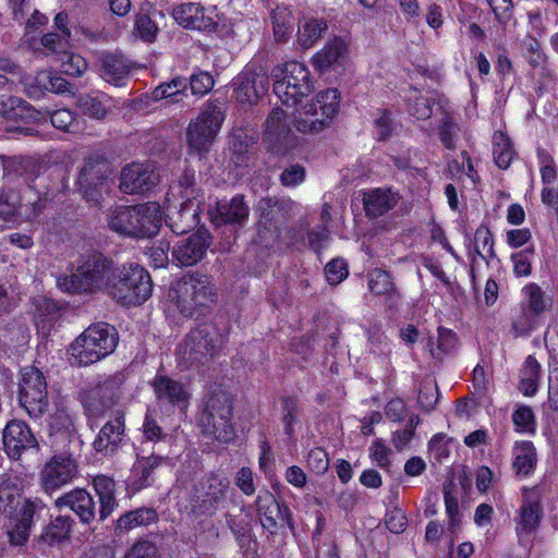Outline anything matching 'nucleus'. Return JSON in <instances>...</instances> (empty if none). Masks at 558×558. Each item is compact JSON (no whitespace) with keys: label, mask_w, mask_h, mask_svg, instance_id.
Instances as JSON below:
<instances>
[{"label":"nucleus","mask_w":558,"mask_h":558,"mask_svg":"<svg viewBox=\"0 0 558 558\" xmlns=\"http://www.w3.org/2000/svg\"><path fill=\"white\" fill-rule=\"evenodd\" d=\"M274 38L277 43H287L294 29L295 19L284 5H277L270 12Z\"/></svg>","instance_id":"2f4dec72"},{"label":"nucleus","mask_w":558,"mask_h":558,"mask_svg":"<svg viewBox=\"0 0 558 558\" xmlns=\"http://www.w3.org/2000/svg\"><path fill=\"white\" fill-rule=\"evenodd\" d=\"M280 404L284 434L292 436L295 425L300 424L301 421L302 409L300 401L296 397L283 396L280 398Z\"/></svg>","instance_id":"c03bdc74"},{"label":"nucleus","mask_w":558,"mask_h":558,"mask_svg":"<svg viewBox=\"0 0 558 558\" xmlns=\"http://www.w3.org/2000/svg\"><path fill=\"white\" fill-rule=\"evenodd\" d=\"M435 104V98L415 96L413 102L409 106V112L418 120H426L433 114V106Z\"/></svg>","instance_id":"680f3d73"},{"label":"nucleus","mask_w":558,"mask_h":558,"mask_svg":"<svg viewBox=\"0 0 558 558\" xmlns=\"http://www.w3.org/2000/svg\"><path fill=\"white\" fill-rule=\"evenodd\" d=\"M157 175L143 163L133 162L121 171L120 190L125 194L144 193L157 184Z\"/></svg>","instance_id":"412c9836"},{"label":"nucleus","mask_w":558,"mask_h":558,"mask_svg":"<svg viewBox=\"0 0 558 558\" xmlns=\"http://www.w3.org/2000/svg\"><path fill=\"white\" fill-rule=\"evenodd\" d=\"M290 133V126L287 123V112L280 108H275L269 113L265 122V135L274 143L286 138Z\"/></svg>","instance_id":"a18cd8bd"},{"label":"nucleus","mask_w":558,"mask_h":558,"mask_svg":"<svg viewBox=\"0 0 558 558\" xmlns=\"http://www.w3.org/2000/svg\"><path fill=\"white\" fill-rule=\"evenodd\" d=\"M223 337L218 327L204 323L192 329L178 345L177 357L184 368L209 364L221 351Z\"/></svg>","instance_id":"423d86ee"},{"label":"nucleus","mask_w":558,"mask_h":558,"mask_svg":"<svg viewBox=\"0 0 558 558\" xmlns=\"http://www.w3.org/2000/svg\"><path fill=\"white\" fill-rule=\"evenodd\" d=\"M78 476V464L70 454H54L46 462L40 481L47 493H53L64 485L70 484Z\"/></svg>","instance_id":"f3484780"},{"label":"nucleus","mask_w":558,"mask_h":558,"mask_svg":"<svg viewBox=\"0 0 558 558\" xmlns=\"http://www.w3.org/2000/svg\"><path fill=\"white\" fill-rule=\"evenodd\" d=\"M368 289L375 295L385 296L387 300L399 296L391 274L384 269L376 268L368 274Z\"/></svg>","instance_id":"e433bc0d"},{"label":"nucleus","mask_w":558,"mask_h":558,"mask_svg":"<svg viewBox=\"0 0 558 558\" xmlns=\"http://www.w3.org/2000/svg\"><path fill=\"white\" fill-rule=\"evenodd\" d=\"M542 517V507L538 502L524 500L515 517V531L518 536L530 535L536 530Z\"/></svg>","instance_id":"72a5a7b5"},{"label":"nucleus","mask_w":558,"mask_h":558,"mask_svg":"<svg viewBox=\"0 0 558 558\" xmlns=\"http://www.w3.org/2000/svg\"><path fill=\"white\" fill-rule=\"evenodd\" d=\"M111 175V163L105 157L92 155L84 159L77 184L87 202L99 203L102 193L108 190Z\"/></svg>","instance_id":"dca6fc26"},{"label":"nucleus","mask_w":558,"mask_h":558,"mask_svg":"<svg viewBox=\"0 0 558 558\" xmlns=\"http://www.w3.org/2000/svg\"><path fill=\"white\" fill-rule=\"evenodd\" d=\"M306 170L302 165L287 167L280 174V183L286 187H295L305 181Z\"/></svg>","instance_id":"13d9d810"},{"label":"nucleus","mask_w":558,"mask_h":558,"mask_svg":"<svg viewBox=\"0 0 558 558\" xmlns=\"http://www.w3.org/2000/svg\"><path fill=\"white\" fill-rule=\"evenodd\" d=\"M520 307L512 313V330L515 337L527 336L535 327L537 315Z\"/></svg>","instance_id":"8fccbe9b"},{"label":"nucleus","mask_w":558,"mask_h":558,"mask_svg":"<svg viewBox=\"0 0 558 558\" xmlns=\"http://www.w3.org/2000/svg\"><path fill=\"white\" fill-rule=\"evenodd\" d=\"M111 272V260L102 254L82 255L71 275L58 277L57 287L68 293H93L106 287Z\"/></svg>","instance_id":"0eeeda50"},{"label":"nucleus","mask_w":558,"mask_h":558,"mask_svg":"<svg viewBox=\"0 0 558 558\" xmlns=\"http://www.w3.org/2000/svg\"><path fill=\"white\" fill-rule=\"evenodd\" d=\"M248 213L250 209L243 196L235 195L229 202L219 203L217 205V214L214 216L213 221L217 226H242L247 220Z\"/></svg>","instance_id":"393cba45"},{"label":"nucleus","mask_w":558,"mask_h":558,"mask_svg":"<svg viewBox=\"0 0 558 558\" xmlns=\"http://www.w3.org/2000/svg\"><path fill=\"white\" fill-rule=\"evenodd\" d=\"M3 446L10 458L20 459L24 450L37 446V440L26 423L13 420L3 429Z\"/></svg>","instance_id":"aec40b11"},{"label":"nucleus","mask_w":558,"mask_h":558,"mask_svg":"<svg viewBox=\"0 0 558 558\" xmlns=\"http://www.w3.org/2000/svg\"><path fill=\"white\" fill-rule=\"evenodd\" d=\"M327 29V23L323 19L304 17L299 22L298 43L303 48L312 47Z\"/></svg>","instance_id":"58836bf2"},{"label":"nucleus","mask_w":558,"mask_h":558,"mask_svg":"<svg viewBox=\"0 0 558 558\" xmlns=\"http://www.w3.org/2000/svg\"><path fill=\"white\" fill-rule=\"evenodd\" d=\"M158 521L156 509L150 507H141L124 512L119 517L114 524L116 534L122 535L130 531L154 524Z\"/></svg>","instance_id":"c85d7f7f"},{"label":"nucleus","mask_w":558,"mask_h":558,"mask_svg":"<svg viewBox=\"0 0 558 558\" xmlns=\"http://www.w3.org/2000/svg\"><path fill=\"white\" fill-rule=\"evenodd\" d=\"M155 396L160 403L172 405H185L190 393L186 386L180 380H175L168 375L157 374L151 383Z\"/></svg>","instance_id":"4be33fe9"},{"label":"nucleus","mask_w":558,"mask_h":558,"mask_svg":"<svg viewBox=\"0 0 558 558\" xmlns=\"http://www.w3.org/2000/svg\"><path fill=\"white\" fill-rule=\"evenodd\" d=\"M93 487L99 501V520L105 521L117 508L116 482L107 475H97L93 480Z\"/></svg>","instance_id":"7c9ffc66"},{"label":"nucleus","mask_w":558,"mask_h":558,"mask_svg":"<svg viewBox=\"0 0 558 558\" xmlns=\"http://www.w3.org/2000/svg\"><path fill=\"white\" fill-rule=\"evenodd\" d=\"M78 107L84 114L102 120L111 107V99L106 94L84 95L78 99Z\"/></svg>","instance_id":"79ce46f5"},{"label":"nucleus","mask_w":558,"mask_h":558,"mask_svg":"<svg viewBox=\"0 0 558 558\" xmlns=\"http://www.w3.org/2000/svg\"><path fill=\"white\" fill-rule=\"evenodd\" d=\"M232 417L233 400L230 393L221 389L214 390L204 401L198 425L205 436L220 442H230L235 437Z\"/></svg>","instance_id":"1a4fd4ad"},{"label":"nucleus","mask_w":558,"mask_h":558,"mask_svg":"<svg viewBox=\"0 0 558 558\" xmlns=\"http://www.w3.org/2000/svg\"><path fill=\"white\" fill-rule=\"evenodd\" d=\"M56 507L70 508L83 523H90L96 517V505L92 495L83 488L73 489L57 498Z\"/></svg>","instance_id":"5701e85b"},{"label":"nucleus","mask_w":558,"mask_h":558,"mask_svg":"<svg viewBox=\"0 0 558 558\" xmlns=\"http://www.w3.org/2000/svg\"><path fill=\"white\" fill-rule=\"evenodd\" d=\"M45 510L40 500L21 501V489L16 478L0 482V514L10 520L8 535L13 545H23L29 536L35 515Z\"/></svg>","instance_id":"f257e3e1"},{"label":"nucleus","mask_w":558,"mask_h":558,"mask_svg":"<svg viewBox=\"0 0 558 558\" xmlns=\"http://www.w3.org/2000/svg\"><path fill=\"white\" fill-rule=\"evenodd\" d=\"M524 299L521 306L530 311L531 315H542L551 306V299L546 296L544 291L534 282L526 284L523 290Z\"/></svg>","instance_id":"c9c22d12"},{"label":"nucleus","mask_w":558,"mask_h":558,"mask_svg":"<svg viewBox=\"0 0 558 558\" xmlns=\"http://www.w3.org/2000/svg\"><path fill=\"white\" fill-rule=\"evenodd\" d=\"M306 463L312 472L324 474L329 468L328 454L323 448L316 447L308 451Z\"/></svg>","instance_id":"052dcab7"},{"label":"nucleus","mask_w":558,"mask_h":558,"mask_svg":"<svg viewBox=\"0 0 558 558\" xmlns=\"http://www.w3.org/2000/svg\"><path fill=\"white\" fill-rule=\"evenodd\" d=\"M513 154L510 140L502 132H496L493 137V156L498 168L507 169L513 159Z\"/></svg>","instance_id":"49530a36"},{"label":"nucleus","mask_w":558,"mask_h":558,"mask_svg":"<svg viewBox=\"0 0 558 558\" xmlns=\"http://www.w3.org/2000/svg\"><path fill=\"white\" fill-rule=\"evenodd\" d=\"M121 385V375H114L80 392V400L90 427L97 425L99 420L107 417L108 413L111 414L112 411L117 410L113 407L119 398Z\"/></svg>","instance_id":"ddd939ff"},{"label":"nucleus","mask_w":558,"mask_h":558,"mask_svg":"<svg viewBox=\"0 0 558 558\" xmlns=\"http://www.w3.org/2000/svg\"><path fill=\"white\" fill-rule=\"evenodd\" d=\"M458 344V338L456 333L447 328L439 327L438 328V339H437V351L433 348V341H428L429 352L436 357L440 359V353H451Z\"/></svg>","instance_id":"3c124183"},{"label":"nucleus","mask_w":558,"mask_h":558,"mask_svg":"<svg viewBox=\"0 0 558 558\" xmlns=\"http://www.w3.org/2000/svg\"><path fill=\"white\" fill-rule=\"evenodd\" d=\"M108 293L125 306L140 305L147 301L153 292L149 272L138 264L123 265L112 269L106 282Z\"/></svg>","instance_id":"6e6552de"},{"label":"nucleus","mask_w":558,"mask_h":558,"mask_svg":"<svg viewBox=\"0 0 558 558\" xmlns=\"http://www.w3.org/2000/svg\"><path fill=\"white\" fill-rule=\"evenodd\" d=\"M116 328L107 323L87 327L70 345V363L74 366H89L111 354L118 345Z\"/></svg>","instance_id":"39448f33"},{"label":"nucleus","mask_w":558,"mask_h":558,"mask_svg":"<svg viewBox=\"0 0 558 558\" xmlns=\"http://www.w3.org/2000/svg\"><path fill=\"white\" fill-rule=\"evenodd\" d=\"M124 432V412L121 409H117L111 412V416L96 436L93 442L94 449L102 456L114 454L123 440Z\"/></svg>","instance_id":"6ab92c4d"},{"label":"nucleus","mask_w":558,"mask_h":558,"mask_svg":"<svg viewBox=\"0 0 558 558\" xmlns=\"http://www.w3.org/2000/svg\"><path fill=\"white\" fill-rule=\"evenodd\" d=\"M475 251L486 262L496 257L494 250V238L490 230L481 226L476 229L474 234Z\"/></svg>","instance_id":"09e8293b"},{"label":"nucleus","mask_w":558,"mask_h":558,"mask_svg":"<svg viewBox=\"0 0 558 558\" xmlns=\"http://www.w3.org/2000/svg\"><path fill=\"white\" fill-rule=\"evenodd\" d=\"M226 118L225 104L219 100L205 102L196 119L189 123L186 143L191 150L206 154L218 135Z\"/></svg>","instance_id":"9b49d317"},{"label":"nucleus","mask_w":558,"mask_h":558,"mask_svg":"<svg viewBox=\"0 0 558 558\" xmlns=\"http://www.w3.org/2000/svg\"><path fill=\"white\" fill-rule=\"evenodd\" d=\"M216 295L211 277L201 272L183 276L169 293L180 313L186 317L205 314L215 304Z\"/></svg>","instance_id":"20e7f679"},{"label":"nucleus","mask_w":558,"mask_h":558,"mask_svg":"<svg viewBox=\"0 0 558 558\" xmlns=\"http://www.w3.org/2000/svg\"><path fill=\"white\" fill-rule=\"evenodd\" d=\"M274 93L287 107H294L312 89L310 72L305 64L296 61L277 65L271 71Z\"/></svg>","instance_id":"f8f14e48"},{"label":"nucleus","mask_w":558,"mask_h":558,"mask_svg":"<svg viewBox=\"0 0 558 558\" xmlns=\"http://www.w3.org/2000/svg\"><path fill=\"white\" fill-rule=\"evenodd\" d=\"M234 100L252 107L267 94L269 88L268 70L262 64H247L232 81Z\"/></svg>","instance_id":"2eb2a0df"},{"label":"nucleus","mask_w":558,"mask_h":558,"mask_svg":"<svg viewBox=\"0 0 558 558\" xmlns=\"http://www.w3.org/2000/svg\"><path fill=\"white\" fill-rule=\"evenodd\" d=\"M58 60L61 62L60 71L66 75L80 76L87 69L86 61L81 56L71 53L69 49H66V52L61 53Z\"/></svg>","instance_id":"603ef678"},{"label":"nucleus","mask_w":558,"mask_h":558,"mask_svg":"<svg viewBox=\"0 0 558 558\" xmlns=\"http://www.w3.org/2000/svg\"><path fill=\"white\" fill-rule=\"evenodd\" d=\"M211 244V235L206 229H198L172 246V263L179 267H190L199 263Z\"/></svg>","instance_id":"a211bd4d"},{"label":"nucleus","mask_w":558,"mask_h":558,"mask_svg":"<svg viewBox=\"0 0 558 558\" xmlns=\"http://www.w3.org/2000/svg\"><path fill=\"white\" fill-rule=\"evenodd\" d=\"M129 72L130 68L122 57L109 54L101 59V75L109 83L121 85Z\"/></svg>","instance_id":"a19ab883"},{"label":"nucleus","mask_w":558,"mask_h":558,"mask_svg":"<svg viewBox=\"0 0 558 558\" xmlns=\"http://www.w3.org/2000/svg\"><path fill=\"white\" fill-rule=\"evenodd\" d=\"M512 421L518 432H535V416L527 405L518 407L512 414Z\"/></svg>","instance_id":"6e6d98bb"},{"label":"nucleus","mask_w":558,"mask_h":558,"mask_svg":"<svg viewBox=\"0 0 558 558\" xmlns=\"http://www.w3.org/2000/svg\"><path fill=\"white\" fill-rule=\"evenodd\" d=\"M124 558H160V555L153 542L142 539L132 545Z\"/></svg>","instance_id":"e2e57ef3"},{"label":"nucleus","mask_w":558,"mask_h":558,"mask_svg":"<svg viewBox=\"0 0 558 558\" xmlns=\"http://www.w3.org/2000/svg\"><path fill=\"white\" fill-rule=\"evenodd\" d=\"M179 186L182 189L181 196L186 199L185 203H191L198 194L196 187V178L194 170H185L179 178Z\"/></svg>","instance_id":"0e129e2a"},{"label":"nucleus","mask_w":558,"mask_h":558,"mask_svg":"<svg viewBox=\"0 0 558 558\" xmlns=\"http://www.w3.org/2000/svg\"><path fill=\"white\" fill-rule=\"evenodd\" d=\"M234 504L238 507L240 514L227 512L226 521L235 539L238 541V544L240 546H244L252 539L251 519L248 514L243 513L245 511V505L242 500H235Z\"/></svg>","instance_id":"473e14b6"},{"label":"nucleus","mask_w":558,"mask_h":558,"mask_svg":"<svg viewBox=\"0 0 558 558\" xmlns=\"http://www.w3.org/2000/svg\"><path fill=\"white\" fill-rule=\"evenodd\" d=\"M142 430L146 441L158 442L166 440L168 437V434L162 430L161 426L149 412L145 415Z\"/></svg>","instance_id":"bf43d9fd"},{"label":"nucleus","mask_w":558,"mask_h":558,"mask_svg":"<svg viewBox=\"0 0 558 558\" xmlns=\"http://www.w3.org/2000/svg\"><path fill=\"white\" fill-rule=\"evenodd\" d=\"M197 223L196 209L190 203H183L180 210L168 216V225L175 234H184Z\"/></svg>","instance_id":"37998d69"},{"label":"nucleus","mask_w":558,"mask_h":558,"mask_svg":"<svg viewBox=\"0 0 558 558\" xmlns=\"http://www.w3.org/2000/svg\"><path fill=\"white\" fill-rule=\"evenodd\" d=\"M256 508L259 515L262 526L270 533H275L277 529V521L283 520V513L289 512L288 507H281V505L275 499V497L266 492L264 495H258L256 498Z\"/></svg>","instance_id":"cd10ccee"},{"label":"nucleus","mask_w":558,"mask_h":558,"mask_svg":"<svg viewBox=\"0 0 558 558\" xmlns=\"http://www.w3.org/2000/svg\"><path fill=\"white\" fill-rule=\"evenodd\" d=\"M340 93L337 88L319 92L314 99L293 112V123L302 133L316 134L328 128L338 114Z\"/></svg>","instance_id":"9d476101"},{"label":"nucleus","mask_w":558,"mask_h":558,"mask_svg":"<svg viewBox=\"0 0 558 558\" xmlns=\"http://www.w3.org/2000/svg\"><path fill=\"white\" fill-rule=\"evenodd\" d=\"M19 399L31 417H41L49 408L47 381L43 372L34 366L22 369Z\"/></svg>","instance_id":"4468645a"},{"label":"nucleus","mask_w":558,"mask_h":558,"mask_svg":"<svg viewBox=\"0 0 558 558\" xmlns=\"http://www.w3.org/2000/svg\"><path fill=\"white\" fill-rule=\"evenodd\" d=\"M534 246H529L511 255L513 263V274L517 277H527L532 272V258L534 256Z\"/></svg>","instance_id":"864d4df0"},{"label":"nucleus","mask_w":558,"mask_h":558,"mask_svg":"<svg viewBox=\"0 0 558 558\" xmlns=\"http://www.w3.org/2000/svg\"><path fill=\"white\" fill-rule=\"evenodd\" d=\"M348 50V43L340 37H336L328 41L325 47L313 57L312 63L315 69L320 72L330 70L345 59Z\"/></svg>","instance_id":"bb28decb"},{"label":"nucleus","mask_w":558,"mask_h":558,"mask_svg":"<svg viewBox=\"0 0 558 558\" xmlns=\"http://www.w3.org/2000/svg\"><path fill=\"white\" fill-rule=\"evenodd\" d=\"M438 400V387L434 380H424L418 390L417 401L421 408L432 411Z\"/></svg>","instance_id":"4d7b16f0"},{"label":"nucleus","mask_w":558,"mask_h":558,"mask_svg":"<svg viewBox=\"0 0 558 558\" xmlns=\"http://www.w3.org/2000/svg\"><path fill=\"white\" fill-rule=\"evenodd\" d=\"M325 276L330 284H338L348 276L347 264L341 258H335L325 267Z\"/></svg>","instance_id":"69168bd1"},{"label":"nucleus","mask_w":558,"mask_h":558,"mask_svg":"<svg viewBox=\"0 0 558 558\" xmlns=\"http://www.w3.org/2000/svg\"><path fill=\"white\" fill-rule=\"evenodd\" d=\"M70 31L63 29V34L49 33L43 36V46L51 53H56L58 57L66 52L70 49L69 44Z\"/></svg>","instance_id":"5fc2aeb1"},{"label":"nucleus","mask_w":558,"mask_h":558,"mask_svg":"<svg viewBox=\"0 0 558 558\" xmlns=\"http://www.w3.org/2000/svg\"><path fill=\"white\" fill-rule=\"evenodd\" d=\"M186 80L183 77H174L170 82L161 83L153 90L154 100H166L167 105L181 102L186 97Z\"/></svg>","instance_id":"ea45409f"},{"label":"nucleus","mask_w":558,"mask_h":558,"mask_svg":"<svg viewBox=\"0 0 558 558\" xmlns=\"http://www.w3.org/2000/svg\"><path fill=\"white\" fill-rule=\"evenodd\" d=\"M168 461V457L159 453H151L147 457L137 453V460L133 468V485L135 488L142 489L150 486L155 482L156 470H158L163 463H167Z\"/></svg>","instance_id":"a878e982"},{"label":"nucleus","mask_w":558,"mask_h":558,"mask_svg":"<svg viewBox=\"0 0 558 558\" xmlns=\"http://www.w3.org/2000/svg\"><path fill=\"white\" fill-rule=\"evenodd\" d=\"M161 221L162 211L157 203L117 205L107 213V223L112 231L135 239L155 236Z\"/></svg>","instance_id":"f03ea898"},{"label":"nucleus","mask_w":558,"mask_h":558,"mask_svg":"<svg viewBox=\"0 0 558 558\" xmlns=\"http://www.w3.org/2000/svg\"><path fill=\"white\" fill-rule=\"evenodd\" d=\"M217 26L214 11L198 4V12L194 14L190 28L198 31H213Z\"/></svg>","instance_id":"774afa93"},{"label":"nucleus","mask_w":558,"mask_h":558,"mask_svg":"<svg viewBox=\"0 0 558 558\" xmlns=\"http://www.w3.org/2000/svg\"><path fill=\"white\" fill-rule=\"evenodd\" d=\"M398 201V194L389 189H375L365 193L363 197L366 215L372 218L385 215L397 205Z\"/></svg>","instance_id":"c756f323"},{"label":"nucleus","mask_w":558,"mask_h":558,"mask_svg":"<svg viewBox=\"0 0 558 558\" xmlns=\"http://www.w3.org/2000/svg\"><path fill=\"white\" fill-rule=\"evenodd\" d=\"M73 520L69 515H58L39 536V542L47 545L59 544L70 537Z\"/></svg>","instance_id":"4c0bfd02"},{"label":"nucleus","mask_w":558,"mask_h":558,"mask_svg":"<svg viewBox=\"0 0 558 558\" xmlns=\"http://www.w3.org/2000/svg\"><path fill=\"white\" fill-rule=\"evenodd\" d=\"M536 449L532 441L515 442L512 468L518 475H529L536 465Z\"/></svg>","instance_id":"f704fd0d"},{"label":"nucleus","mask_w":558,"mask_h":558,"mask_svg":"<svg viewBox=\"0 0 558 558\" xmlns=\"http://www.w3.org/2000/svg\"><path fill=\"white\" fill-rule=\"evenodd\" d=\"M294 203L291 199L264 197L258 202L260 217L275 229L280 228L293 215Z\"/></svg>","instance_id":"b1692460"},{"label":"nucleus","mask_w":558,"mask_h":558,"mask_svg":"<svg viewBox=\"0 0 558 558\" xmlns=\"http://www.w3.org/2000/svg\"><path fill=\"white\" fill-rule=\"evenodd\" d=\"M235 492L226 476L209 473L193 484L184 505V512L194 519L209 518L225 506L228 499L235 502Z\"/></svg>","instance_id":"7ed1b4c3"},{"label":"nucleus","mask_w":558,"mask_h":558,"mask_svg":"<svg viewBox=\"0 0 558 558\" xmlns=\"http://www.w3.org/2000/svg\"><path fill=\"white\" fill-rule=\"evenodd\" d=\"M51 124L61 131L73 132L76 124V118L69 109H59L50 116Z\"/></svg>","instance_id":"338daca9"},{"label":"nucleus","mask_w":558,"mask_h":558,"mask_svg":"<svg viewBox=\"0 0 558 558\" xmlns=\"http://www.w3.org/2000/svg\"><path fill=\"white\" fill-rule=\"evenodd\" d=\"M35 306L37 317L43 324L41 328H45L46 322L51 326V324L58 320L61 316L60 312L62 311V305L54 300L40 296L36 300Z\"/></svg>","instance_id":"de8ad7c7"}]
</instances>
